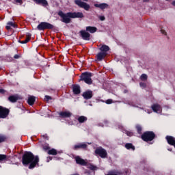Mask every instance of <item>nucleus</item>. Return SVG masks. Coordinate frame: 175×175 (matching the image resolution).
<instances>
[{
  "mask_svg": "<svg viewBox=\"0 0 175 175\" xmlns=\"http://www.w3.org/2000/svg\"><path fill=\"white\" fill-rule=\"evenodd\" d=\"M22 163L24 166L29 165V169H33L39 163V157H35L31 152H25L22 157Z\"/></svg>",
  "mask_w": 175,
  "mask_h": 175,
  "instance_id": "nucleus-1",
  "label": "nucleus"
},
{
  "mask_svg": "<svg viewBox=\"0 0 175 175\" xmlns=\"http://www.w3.org/2000/svg\"><path fill=\"white\" fill-rule=\"evenodd\" d=\"M57 14L61 17V21L65 24H69L71 21L70 18H83L84 17L83 12H67L65 14L60 10Z\"/></svg>",
  "mask_w": 175,
  "mask_h": 175,
  "instance_id": "nucleus-2",
  "label": "nucleus"
},
{
  "mask_svg": "<svg viewBox=\"0 0 175 175\" xmlns=\"http://www.w3.org/2000/svg\"><path fill=\"white\" fill-rule=\"evenodd\" d=\"M91 77H92V72H83L79 77V82L84 81V83L88 84V85H91V84H92L93 82L92 79H91Z\"/></svg>",
  "mask_w": 175,
  "mask_h": 175,
  "instance_id": "nucleus-3",
  "label": "nucleus"
},
{
  "mask_svg": "<svg viewBox=\"0 0 175 175\" xmlns=\"http://www.w3.org/2000/svg\"><path fill=\"white\" fill-rule=\"evenodd\" d=\"M155 137H157V135H155L154 131H145L141 135V139H142V140L146 143H148V142H152Z\"/></svg>",
  "mask_w": 175,
  "mask_h": 175,
  "instance_id": "nucleus-4",
  "label": "nucleus"
},
{
  "mask_svg": "<svg viewBox=\"0 0 175 175\" xmlns=\"http://www.w3.org/2000/svg\"><path fill=\"white\" fill-rule=\"evenodd\" d=\"M54 26L48 22H41L37 27L38 31H44L46 29H53Z\"/></svg>",
  "mask_w": 175,
  "mask_h": 175,
  "instance_id": "nucleus-5",
  "label": "nucleus"
},
{
  "mask_svg": "<svg viewBox=\"0 0 175 175\" xmlns=\"http://www.w3.org/2000/svg\"><path fill=\"white\" fill-rule=\"evenodd\" d=\"M94 152L96 155H98V157L103 159L107 158V151L101 146L96 148Z\"/></svg>",
  "mask_w": 175,
  "mask_h": 175,
  "instance_id": "nucleus-6",
  "label": "nucleus"
},
{
  "mask_svg": "<svg viewBox=\"0 0 175 175\" xmlns=\"http://www.w3.org/2000/svg\"><path fill=\"white\" fill-rule=\"evenodd\" d=\"M75 5H77L79 8H81V9H84V10H86V12H88L90 9H91V6L90 4L82 1L81 0H75Z\"/></svg>",
  "mask_w": 175,
  "mask_h": 175,
  "instance_id": "nucleus-7",
  "label": "nucleus"
},
{
  "mask_svg": "<svg viewBox=\"0 0 175 175\" xmlns=\"http://www.w3.org/2000/svg\"><path fill=\"white\" fill-rule=\"evenodd\" d=\"M10 113V110H9V109L0 106V119L6 118L8 116H9Z\"/></svg>",
  "mask_w": 175,
  "mask_h": 175,
  "instance_id": "nucleus-8",
  "label": "nucleus"
},
{
  "mask_svg": "<svg viewBox=\"0 0 175 175\" xmlns=\"http://www.w3.org/2000/svg\"><path fill=\"white\" fill-rule=\"evenodd\" d=\"M80 36L82 38L83 40H90L91 38V34L87 32V30H81L79 31Z\"/></svg>",
  "mask_w": 175,
  "mask_h": 175,
  "instance_id": "nucleus-9",
  "label": "nucleus"
},
{
  "mask_svg": "<svg viewBox=\"0 0 175 175\" xmlns=\"http://www.w3.org/2000/svg\"><path fill=\"white\" fill-rule=\"evenodd\" d=\"M82 96L84 99L88 100V99H91L94 96V93L92 90H87L83 93Z\"/></svg>",
  "mask_w": 175,
  "mask_h": 175,
  "instance_id": "nucleus-10",
  "label": "nucleus"
},
{
  "mask_svg": "<svg viewBox=\"0 0 175 175\" xmlns=\"http://www.w3.org/2000/svg\"><path fill=\"white\" fill-rule=\"evenodd\" d=\"M75 162L77 165H81V166H87V161L80 157V156H77L75 157Z\"/></svg>",
  "mask_w": 175,
  "mask_h": 175,
  "instance_id": "nucleus-11",
  "label": "nucleus"
},
{
  "mask_svg": "<svg viewBox=\"0 0 175 175\" xmlns=\"http://www.w3.org/2000/svg\"><path fill=\"white\" fill-rule=\"evenodd\" d=\"M60 118H70L72 117V113L70 111H61L59 113Z\"/></svg>",
  "mask_w": 175,
  "mask_h": 175,
  "instance_id": "nucleus-12",
  "label": "nucleus"
},
{
  "mask_svg": "<svg viewBox=\"0 0 175 175\" xmlns=\"http://www.w3.org/2000/svg\"><path fill=\"white\" fill-rule=\"evenodd\" d=\"M72 92L74 95H79V94H81V90L80 89V86L76 84L72 85Z\"/></svg>",
  "mask_w": 175,
  "mask_h": 175,
  "instance_id": "nucleus-13",
  "label": "nucleus"
},
{
  "mask_svg": "<svg viewBox=\"0 0 175 175\" xmlns=\"http://www.w3.org/2000/svg\"><path fill=\"white\" fill-rule=\"evenodd\" d=\"M33 2H35L36 5H40L44 8H46V6H49V2H47V0H33Z\"/></svg>",
  "mask_w": 175,
  "mask_h": 175,
  "instance_id": "nucleus-14",
  "label": "nucleus"
},
{
  "mask_svg": "<svg viewBox=\"0 0 175 175\" xmlns=\"http://www.w3.org/2000/svg\"><path fill=\"white\" fill-rule=\"evenodd\" d=\"M151 109L154 113H161L162 111V107L159 104H154L152 105Z\"/></svg>",
  "mask_w": 175,
  "mask_h": 175,
  "instance_id": "nucleus-15",
  "label": "nucleus"
},
{
  "mask_svg": "<svg viewBox=\"0 0 175 175\" xmlns=\"http://www.w3.org/2000/svg\"><path fill=\"white\" fill-rule=\"evenodd\" d=\"M94 6L95 8H99V9H101V10H105V9H107L109 8V4L106 3H102L100 4L95 3Z\"/></svg>",
  "mask_w": 175,
  "mask_h": 175,
  "instance_id": "nucleus-16",
  "label": "nucleus"
},
{
  "mask_svg": "<svg viewBox=\"0 0 175 175\" xmlns=\"http://www.w3.org/2000/svg\"><path fill=\"white\" fill-rule=\"evenodd\" d=\"M106 55H107V53H105V52H100L96 55V59L97 61H102L103 59H105V57H106Z\"/></svg>",
  "mask_w": 175,
  "mask_h": 175,
  "instance_id": "nucleus-17",
  "label": "nucleus"
},
{
  "mask_svg": "<svg viewBox=\"0 0 175 175\" xmlns=\"http://www.w3.org/2000/svg\"><path fill=\"white\" fill-rule=\"evenodd\" d=\"M98 31V28L96 27H92V26H88L86 27V31L90 32V33H95Z\"/></svg>",
  "mask_w": 175,
  "mask_h": 175,
  "instance_id": "nucleus-18",
  "label": "nucleus"
},
{
  "mask_svg": "<svg viewBox=\"0 0 175 175\" xmlns=\"http://www.w3.org/2000/svg\"><path fill=\"white\" fill-rule=\"evenodd\" d=\"M87 147H88V145H87V144H79L77 145H75L73 150H79V148H82L84 150L87 148Z\"/></svg>",
  "mask_w": 175,
  "mask_h": 175,
  "instance_id": "nucleus-19",
  "label": "nucleus"
},
{
  "mask_svg": "<svg viewBox=\"0 0 175 175\" xmlns=\"http://www.w3.org/2000/svg\"><path fill=\"white\" fill-rule=\"evenodd\" d=\"M11 27H12V28H17V25L13 22H8L5 28L9 31L10 29H12Z\"/></svg>",
  "mask_w": 175,
  "mask_h": 175,
  "instance_id": "nucleus-20",
  "label": "nucleus"
},
{
  "mask_svg": "<svg viewBox=\"0 0 175 175\" xmlns=\"http://www.w3.org/2000/svg\"><path fill=\"white\" fill-rule=\"evenodd\" d=\"M29 40H31V33H27L26 35V39L25 40H18L19 43H21V44H25L27 43H28V42H29Z\"/></svg>",
  "mask_w": 175,
  "mask_h": 175,
  "instance_id": "nucleus-21",
  "label": "nucleus"
},
{
  "mask_svg": "<svg viewBox=\"0 0 175 175\" xmlns=\"http://www.w3.org/2000/svg\"><path fill=\"white\" fill-rule=\"evenodd\" d=\"M36 100V98H35V96H31L30 97H29L27 100V103L28 105H29V106H33Z\"/></svg>",
  "mask_w": 175,
  "mask_h": 175,
  "instance_id": "nucleus-22",
  "label": "nucleus"
},
{
  "mask_svg": "<svg viewBox=\"0 0 175 175\" xmlns=\"http://www.w3.org/2000/svg\"><path fill=\"white\" fill-rule=\"evenodd\" d=\"M88 120V118L84 116H81L77 118V121L79 122V124H84Z\"/></svg>",
  "mask_w": 175,
  "mask_h": 175,
  "instance_id": "nucleus-23",
  "label": "nucleus"
},
{
  "mask_svg": "<svg viewBox=\"0 0 175 175\" xmlns=\"http://www.w3.org/2000/svg\"><path fill=\"white\" fill-rule=\"evenodd\" d=\"M99 50L102 51L101 53H105L107 54V51H109L110 50V47L107 45H103Z\"/></svg>",
  "mask_w": 175,
  "mask_h": 175,
  "instance_id": "nucleus-24",
  "label": "nucleus"
},
{
  "mask_svg": "<svg viewBox=\"0 0 175 175\" xmlns=\"http://www.w3.org/2000/svg\"><path fill=\"white\" fill-rule=\"evenodd\" d=\"M8 100H10V102H12V103H16V102L18 100V97L16 96H10L8 97Z\"/></svg>",
  "mask_w": 175,
  "mask_h": 175,
  "instance_id": "nucleus-25",
  "label": "nucleus"
},
{
  "mask_svg": "<svg viewBox=\"0 0 175 175\" xmlns=\"http://www.w3.org/2000/svg\"><path fill=\"white\" fill-rule=\"evenodd\" d=\"M125 148H126V150H132L133 151H135V146H133V144H132V143L126 144Z\"/></svg>",
  "mask_w": 175,
  "mask_h": 175,
  "instance_id": "nucleus-26",
  "label": "nucleus"
},
{
  "mask_svg": "<svg viewBox=\"0 0 175 175\" xmlns=\"http://www.w3.org/2000/svg\"><path fill=\"white\" fill-rule=\"evenodd\" d=\"M47 154H49V155H57L58 154V152L57 151V150L52 148L48 150Z\"/></svg>",
  "mask_w": 175,
  "mask_h": 175,
  "instance_id": "nucleus-27",
  "label": "nucleus"
},
{
  "mask_svg": "<svg viewBox=\"0 0 175 175\" xmlns=\"http://www.w3.org/2000/svg\"><path fill=\"white\" fill-rule=\"evenodd\" d=\"M6 140H8V137H6V135L0 134V144L5 143V142H6Z\"/></svg>",
  "mask_w": 175,
  "mask_h": 175,
  "instance_id": "nucleus-28",
  "label": "nucleus"
},
{
  "mask_svg": "<svg viewBox=\"0 0 175 175\" xmlns=\"http://www.w3.org/2000/svg\"><path fill=\"white\" fill-rule=\"evenodd\" d=\"M3 161H8V155L0 154V162H2Z\"/></svg>",
  "mask_w": 175,
  "mask_h": 175,
  "instance_id": "nucleus-29",
  "label": "nucleus"
},
{
  "mask_svg": "<svg viewBox=\"0 0 175 175\" xmlns=\"http://www.w3.org/2000/svg\"><path fill=\"white\" fill-rule=\"evenodd\" d=\"M137 132L139 135H142V131H143V129L142 128V126L137 125L136 126Z\"/></svg>",
  "mask_w": 175,
  "mask_h": 175,
  "instance_id": "nucleus-30",
  "label": "nucleus"
},
{
  "mask_svg": "<svg viewBox=\"0 0 175 175\" xmlns=\"http://www.w3.org/2000/svg\"><path fill=\"white\" fill-rule=\"evenodd\" d=\"M88 168L90 169V170H96V169H98V167H96V165H94L92 164H90L88 166Z\"/></svg>",
  "mask_w": 175,
  "mask_h": 175,
  "instance_id": "nucleus-31",
  "label": "nucleus"
},
{
  "mask_svg": "<svg viewBox=\"0 0 175 175\" xmlns=\"http://www.w3.org/2000/svg\"><path fill=\"white\" fill-rule=\"evenodd\" d=\"M147 78L148 77L146 74H142L140 77L141 80H142L143 81H144V80H147Z\"/></svg>",
  "mask_w": 175,
  "mask_h": 175,
  "instance_id": "nucleus-32",
  "label": "nucleus"
},
{
  "mask_svg": "<svg viewBox=\"0 0 175 175\" xmlns=\"http://www.w3.org/2000/svg\"><path fill=\"white\" fill-rule=\"evenodd\" d=\"M44 151H49L50 150V146L49 145L43 146L42 147Z\"/></svg>",
  "mask_w": 175,
  "mask_h": 175,
  "instance_id": "nucleus-33",
  "label": "nucleus"
},
{
  "mask_svg": "<svg viewBox=\"0 0 175 175\" xmlns=\"http://www.w3.org/2000/svg\"><path fill=\"white\" fill-rule=\"evenodd\" d=\"M126 134L127 135V136H133V133L132 131H126Z\"/></svg>",
  "mask_w": 175,
  "mask_h": 175,
  "instance_id": "nucleus-34",
  "label": "nucleus"
},
{
  "mask_svg": "<svg viewBox=\"0 0 175 175\" xmlns=\"http://www.w3.org/2000/svg\"><path fill=\"white\" fill-rule=\"evenodd\" d=\"M139 85H140V87H142L143 88H146V87H147V85L146 84V83H144V82L139 83Z\"/></svg>",
  "mask_w": 175,
  "mask_h": 175,
  "instance_id": "nucleus-35",
  "label": "nucleus"
},
{
  "mask_svg": "<svg viewBox=\"0 0 175 175\" xmlns=\"http://www.w3.org/2000/svg\"><path fill=\"white\" fill-rule=\"evenodd\" d=\"M105 103H107V105H111V103H113V100L112 99H108L105 101Z\"/></svg>",
  "mask_w": 175,
  "mask_h": 175,
  "instance_id": "nucleus-36",
  "label": "nucleus"
},
{
  "mask_svg": "<svg viewBox=\"0 0 175 175\" xmlns=\"http://www.w3.org/2000/svg\"><path fill=\"white\" fill-rule=\"evenodd\" d=\"M14 2H16V3H19L20 5H21L23 3V0H14Z\"/></svg>",
  "mask_w": 175,
  "mask_h": 175,
  "instance_id": "nucleus-37",
  "label": "nucleus"
},
{
  "mask_svg": "<svg viewBox=\"0 0 175 175\" xmlns=\"http://www.w3.org/2000/svg\"><path fill=\"white\" fill-rule=\"evenodd\" d=\"M99 18L100 20V21H105V18L104 16H100Z\"/></svg>",
  "mask_w": 175,
  "mask_h": 175,
  "instance_id": "nucleus-38",
  "label": "nucleus"
},
{
  "mask_svg": "<svg viewBox=\"0 0 175 175\" xmlns=\"http://www.w3.org/2000/svg\"><path fill=\"white\" fill-rule=\"evenodd\" d=\"M45 99H46V100H51V96H45Z\"/></svg>",
  "mask_w": 175,
  "mask_h": 175,
  "instance_id": "nucleus-39",
  "label": "nucleus"
},
{
  "mask_svg": "<svg viewBox=\"0 0 175 175\" xmlns=\"http://www.w3.org/2000/svg\"><path fill=\"white\" fill-rule=\"evenodd\" d=\"M5 92H6L5 90L0 89V94H5Z\"/></svg>",
  "mask_w": 175,
  "mask_h": 175,
  "instance_id": "nucleus-40",
  "label": "nucleus"
},
{
  "mask_svg": "<svg viewBox=\"0 0 175 175\" xmlns=\"http://www.w3.org/2000/svg\"><path fill=\"white\" fill-rule=\"evenodd\" d=\"M14 58L15 59H18V58H20V55H14Z\"/></svg>",
  "mask_w": 175,
  "mask_h": 175,
  "instance_id": "nucleus-41",
  "label": "nucleus"
},
{
  "mask_svg": "<svg viewBox=\"0 0 175 175\" xmlns=\"http://www.w3.org/2000/svg\"><path fill=\"white\" fill-rule=\"evenodd\" d=\"M42 137H44V139H46V140H49V136H47L46 134L42 135Z\"/></svg>",
  "mask_w": 175,
  "mask_h": 175,
  "instance_id": "nucleus-42",
  "label": "nucleus"
},
{
  "mask_svg": "<svg viewBox=\"0 0 175 175\" xmlns=\"http://www.w3.org/2000/svg\"><path fill=\"white\" fill-rule=\"evenodd\" d=\"M161 33H163V35H166V31L165 30L161 29Z\"/></svg>",
  "mask_w": 175,
  "mask_h": 175,
  "instance_id": "nucleus-43",
  "label": "nucleus"
},
{
  "mask_svg": "<svg viewBox=\"0 0 175 175\" xmlns=\"http://www.w3.org/2000/svg\"><path fill=\"white\" fill-rule=\"evenodd\" d=\"M124 94H128V90H124Z\"/></svg>",
  "mask_w": 175,
  "mask_h": 175,
  "instance_id": "nucleus-44",
  "label": "nucleus"
},
{
  "mask_svg": "<svg viewBox=\"0 0 175 175\" xmlns=\"http://www.w3.org/2000/svg\"><path fill=\"white\" fill-rule=\"evenodd\" d=\"M172 6H175V1H172Z\"/></svg>",
  "mask_w": 175,
  "mask_h": 175,
  "instance_id": "nucleus-45",
  "label": "nucleus"
},
{
  "mask_svg": "<svg viewBox=\"0 0 175 175\" xmlns=\"http://www.w3.org/2000/svg\"><path fill=\"white\" fill-rule=\"evenodd\" d=\"M47 159H50V161H51V159H53V157H48Z\"/></svg>",
  "mask_w": 175,
  "mask_h": 175,
  "instance_id": "nucleus-46",
  "label": "nucleus"
},
{
  "mask_svg": "<svg viewBox=\"0 0 175 175\" xmlns=\"http://www.w3.org/2000/svg\"><path fill=\"white\" fill-rule=\"evenodd\" d=\"M83 1H84L85 2H88V0H83Z\"/></svg>",
  "mask_w": 175,
  "mask_h": 175,
  "instance_id": "nucleus-47",
  "label": "nucleus"
},
{
  "mask_svg": "<svg viewBox=\"0 0 175 175\" xmlns=\"http://www.w3.org/2000/svg\"><path fill=\"white\" fill-rule=\"evenodd\" d=\"M144 2H147V0H144Z\"/></svg>",
  "mask_w": 175,
  "mask_h": 175,
  "instance_id": "nucleus-48",
  "label": "nucleus"
},
{
  "mask_svg": "<svg viewBox=\"0 0 175 175\" xmlns=\"http://www.w3.org/2000/svg\"><path fill=\"white\" fill-rule=\"evenodd\" d=\"M169 151H172V150L170 149Z\"/></svg>",
  "mask_w": 175,
  "mask_h": 175,
  "instance_id": "nucleus-49",
  "label": "nucleus"
},
{
  "mask_svg": "<svg viewBox=\"0 0 175 175\" xmlns=\"http://www.w3.org/2000/svg\"><path fill=\"white\" fill-rule=\"evenodd\" d=\"M169 151H172V150L170 149Z\"/></svg>",
  "mask_w": 175,
  "mask_h": 175,
  "instance_id": "nucleus-50",
  "label": "nucleus"
},
{
  "mask_svg": "<svg viewBox=\"0 0 175 175\" xmlns=\"http://www.w3.org/2000/svg\"><path fill=\"white\" fill-rule=\"evenodd\" d=\"M165 1H170V0H165Z\"/></svg>",
  "mask_w": 175,
  "mask_h": 175,
  "instance_id": "nucleus-51",
  "label": "nucleus"
}]
</instances>
